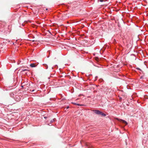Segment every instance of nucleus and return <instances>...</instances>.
Listing matches in <instances>:
<instances>
[{"label": "nucleus", "mask_w": 148, "mask_h": 148, "mask_svg": "<svg viewBox=\"0 0 148 148\" xmlns=\"http://www.w3.org/2000/svg\"><path fill=\"white\" fill-rule=\"evenodd\" d=\"M44 66L45 67V69H48V66L47 64H43Z\"/></svg>", "instance_id": "39448f33"}, {"label": "nucleus", "mask_w": 148, "mask_h": 148, "mask_svg": "<svg viewBox=\"0 0 148 148\" xmlns=\"http://www.w3.org/2000/svg\"><path fill=\"white\" fill-rule=\"evenodd\" d=\"M30 66L32 67H35L36 66L34 63L31 64H30Z\"/></svg>", "instance_id": "7ed1b4c3"}, {"label": "nucleus", "mask_w": 148, "mask_h": 148, "mask_svg": "<svg viewBox=\"0 0 148 148\" xmlns=\"http://www.w3.org/2000/svg\"><path fill=\"white\" fill-rule=\"evenodd\" d=\"M119 121L121 122L122 123L125 124V125H126L127 124V123L124 120L121 119H118Z\"/></svg>", "instance_id": "f03ea898"}, {"label": "nucleus", "mask_w": 148, "mask_h": 148, "mask_svg": "<svg viewBox=\"0 0 148 148\" xmlns=\"http://www.w3.org/2000/svg\"><path fill=\"white\" fill-rule=\"evenodd\" d=\"M138 70H140V71H141V70L139 68H136Z\"/></svg>", "instance_id": "0eeeda50"}, {"label": "nucleus", "mask_w": 148, "mask_h": 148, "mask_svg": "<svg viewBox=\"0 0 148 148\" xmlns=\"http://www.w3.org/2000/svg\"><path fill=\"white\" fill-rule=\"evenodd\" d=\"M55 119H53L51 121L50 123H52L53 122L55 121Z\"/></svg>", "instance_id": "423d86ee"}, {"label": "nucleus", "mask_w": 148, "mask_h": 148, "mask_svg": "<svg viewBox=\"0 0 148 148\" xmlns=\"http://www.w3.org/2000/svg\"><path fill=\"white\" fill-rule=\"evenodd\" d=\"M100 1L102 2L103 1V0H100Z\"/></svg>", "instance_id": "9d476101"}, {"label": "nucleus", "mask_w": 148, "mask_h": 148, "mask_svg": "<svg viewBox=\"0 0 148 148\" xmlns=\"http://www.w3.org/2000/svg\"><path fill=\"white\" fill-rule=\"evenodd\" d=\"M69 108V107H67V108Z\"/></svg>", "instance_id": "9b49d317"}, {"label": "nucleus", "mask_w": 148, "mask_h": 148, "mask_svg": "<svg viewBox=\"0 0 148 148\" xmlns=\"http://www.w3.org/2000/svg\"><path fill=\"white\" fill-rule=\"evenodd\" d=\"M27 70V69H24L23 70V71H25Z\"/></svg>", "instance_id": "1a4fd4ad"}, {"label": "nucleus", "mask_w": 148, "mask_h": 148, "mask_svg": "<svg viewBox=\"0 0 148 148\" xmlns=\"http://www.w3.org/2000/svg\"><path fill=\"white\" fill-rule=\"evenodd\" d=\"M93 111L94 112L95 114H97L100 115L104 116H106V114L105 113L102 112H101L99 110H93Z\"/></svg>", "instance_id": "f257e3e1"}, {"label": "nucleus", "mask_w": 148, "mask_h": 148, "mask_svg": "<svg viewBox=\"0 0 148 148\" xmlns=\"http://www.w3.org/2000/svg\"><path fill=\"white\" fill-rule=\"evenodd\" d=\"M73 103L75 105H77V106H82V105H81L79 104V103Z\"/></svg>", "instance_id": "20e7f679"}, {"label": "nucleus", "mask_w": 148, "mask_h": 148, "mask_svg": "<svg viewBox=\"0 0 148 148\" xmlns=\"http://www.w3.org/2000/svg\"><path fill=\"white\" fill-rule=\"evenodd\" d=\"M20 100V98H19L17 100H16V101H19Z\"/></svg>", "instance_id": "6e6552de"}]
</instances>
